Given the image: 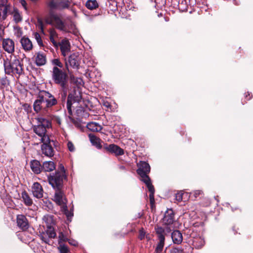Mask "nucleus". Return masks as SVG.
Here are the masks:
<instances>
[{
	"label": "nucleus",
	"mask_w": 253,
	"mask_h": 253,
	"mask_svg": "<svg viewBox=\"0 0 253 253\" xmlns=\"http://www.w3.org/2000/svg\"><path fill=\"white\" fill-rule=\"evenodd\" d=\"M21 3L22 5L24 7V8L25 9H26V8H26V4H27L26 1L25 0H21Z\"/></svg>",
	"instance_id": "56"
},
{
	"label": "nucleus",
	"mask_w": 253,
	"mask_h": 253,
	"mask_svg": "<svg viewBox=\"0 0 253 253\" xmlns=\"http://www.w3.org/2000/svg\"><path fill=\"white\" fill-rule=\"evenodd\" d=\"M66 179V175L59 171H56L54 173L49 174L47 176L48 183L54 189L63 188L64 180Z\"/></svg>",
	"instance_id": "6"
},
{
	"label": "nucleus",
	"mask_w": 253,
	"mask_h": 253,
	"mask_svg": "<svg viewBox=\"0 0 253 253\" xmlns=\"http://www.w3.org/2000/svg\"><path fill=\"white\" fill-rule=\"evenodd\" d=\"M192 242L193 247L196 249L202 248L205 245L204 239L200 236L193 237Z\"/></svg>",
	"instance_id": "23"
},
{
	"label": "nucleus",
	"mask_w": 253,
	"mask_h": 253,
	"mask_svg": "<svg viewBox=\"0 0 253 253\" xmlns=\"http://www.w3.org/2000/svg\"><path fill=\"white\" fill-rule=\"evenodd\" d=\"M17 226L22 230L25 231L28 229L29 224L26 217L23 214H18L17 216Z\"/></svg>",
	"instance_id": "15"
},
{
	"label": "nucleus",
	"mask_w": 253,
	"mask_h": 253,
	"mask_svg": "<svg viewBox=\"0 0 253 253\" xmlns=\"http://www.w3.org/2000/svg\"><path fill=\"white\" fill-rule=\"evenodd\" d=\"M2 47L8 53L14 51V42L10 39H4L2 41Z\"/></svg>",
	"instance_id": "16"
},
{
	"label": "nucleus",
	"mask_w": 253,
	"mask_h": 253,
	"mask_svg": "<svg viewBox=\"0 0 253 253\" xmlns=\"http://www.w3.org/2000/svg\"><path fill=\"white\" fill-rule=\"evenodd\" d=\"M248 95H246V97L247 98L248 96H250V94L249 92H248Z\"/></svg>",
	"instance_id": "64"
},
{
	"label": "nucleus",
	"mask_w": 253,
	"mask_h": 253,
	"mask_svg": "<svg viewBox=\"0 0 253 253\" xmlns=\"http://www.w3.org/2000/svg\"><path fill=\"white\" fill-rule=\"evenodd\" d=\"M43 144L42 145L41 149L42 153L46 156L51 157L54 155V150L50 144V140L49 139L47 142H42Z\"/></svg>",
	"instance_id": "14"
},
{
	"label": "nucleus",
	"mask_w": 253,
	"mask_h": 253,
	"mask_svg": "<svg viewBox=\"0 0 253 253\" xmlns=\"http://www.w3.org/2000/svg\"><path fill=\"white\" fill-rule=\"evenodd\" d=\"M160 227L164 230L162 234L165 237L167 233H169L172 231L170 225H167L165 228L162 227Z\"/></svg>",
	"instance_id": "48"
},
{
	"label": "nucleus",
	"mask_w": 253,
	"mask_h": 253,
	"mask_svg": "<svg viewBox=\"0 0 253 253\" xmlns=\"http://www.w3.org/2000/svg\"><path fill=\"white\" fill-rule=\"evenodd\" d=\"M30 167L32 171L35 174H39L42 171V166L39 161L33 160L30 162Z\"/></svg>",
	"instance_id": "24"
},
{
	"label": "nucleus",
	"mask_w": 253,
	"mask_h": 253,
	"mask_svg": "<svg viewBox=\"0 0 253 253\" xmlns=\"http://www.w3.org/2000/svg\"><path fill=\"white\" fill-rule=\"evenodd\" d=\"M142 181H143L146 184V185L147 186V187L148 189V190L150 192V194H149L150 202L151 204H153L155 202V200H154L155 189H154L153 185L151 183V179L150 178H148V179H146L144 180H142Z\"/></svg>",
	"instance_id": "19"
},
{
	"label": "nucleus",
	"mask_w": 253,
	"mask_h": 253,
	"mask_svg": "<svg viewBox=\"0 0 253 253\" xmlns=\"http://www.w3.org/2000/svg\"><path fill=\"white\" fill-rule=\"evenodd\" d=\"M58 104V100L48 91L40 90L33 104L34 111L43 115L49 114L52 107Z\"/></svg>",
	"instance_id": "1"
},
{
	"label": "nucleus",
	"mask_w": 253,
	"mask_h": 253,
	"mask_svg": "<svg viewBox=\"0 0 253 253\" xmlns=\"http://www.w3.org/2000/svg\"><path fill=\"white\" fill-rule=\"evenodd\" d=\"M51 64L54 65V67H57L59 69L63 68V64L58 58H55L51 60Z\"/></svg>",
	"instance_id": "37"
},
{
	"label": "nucleus",
	"mask_w": 253,
	"mask_h": 253,
	"mask_svg": "<svg viewBox=\"0 0 253 253\" xmlns=\"http://www.w3.org/2000/svg\"><path fill=\"white\" fill-rule=\"evenodd\" d=\"M169 253H184L183 250L180 248H171Z\"/></svg>",
	"instance_id": "47"
},
{
	"label": "nucleus",
	"mask_w": 253,
	"mask_h": 253,
	"mask_svg": "<svg viewBox=\"0 0 253 253\" xmlns=\"http://www.w3.org/2000/svg\"><path fill=\"white\" fill-rule=\"evenodd\" d=\"M8 10V5H5L3 9H0V11L1 12V16L3 20H5L7 17Z\"/></svg>",
	"instance_id": "42"
},
{
	"label": "nucleus",
	"mask_w": 253,
	"mask_h": 253,
	"mask_svg": "<svg viewBox=\"0 0 253 253\" xmlns=\"http://www.w3.org/2000/svg\"><path fill=\"white\" fill-rule=\"evenodd\" d=\"M82 101V96L79 91H76L74 89L73 91L70 93L68 96L67 101V109L69 115H72V108H76V113L78 117L80 118H86L88 117V113L85 109L82 106L77 105Z\"/></svg>",
	"instance_id": "2"
},
{
	"label": "nucleus",
	"mask_w": 253,
	"mask_h": 253,
	"mask_svg": "<svg viewBox=\"0 0 253 253\" xmlns=\"http://www.w3.org/2000/svg\"><path fill=\"white\" fill-rule=\"evenodd\" d=\"M3 66L5 74H13L18 78L24 74L23 64L18 59L13 60L10 62L8 59H3Z\"/></svg>",
	"instance_id": "3"
},
{
	"label": "nucleus",
	"mask_w": 253,
	"mask_h": 253,
	"mask_svg": "<svg viewBox=\"0 0 253 253\" xmlns=\"http://www.w3.org/2000/svg\"><path fill=\"white\" fill-rule=\"evenodd\" d=\"M49 40L50 42L52 43L54 46L57 47L58 46V43L55 40V39L58 38V34L53 28L49 29Z\"/></svg>",
	"instance_id": "30"
},
{
	"label": "nucleus",
	"mask_w": 253,
	"mask_h": 253,
	"mask_svg": "<svg viewBox=\"0 0 253 253\" xmlns=\"http://www.w3.org/2000/svg\"><path fill=\"white\" fill-rule=\"evenodd\" d=\"M33 196L38 198L41 199L43 197V189L42 185L38 182H35L32 187Z\"/></svg>",
	"instance_id": "17"
},
{
	"label": "nucleus",
	"mask_w": 253,
	"mask_h": 253,
	"mask_svg": "<svg viewBox=\"0 0 253 253\" xmlns=\"http://www.w3.org/2000/svg\"><path fill=\"white\" fill-rule=\"evenodd\" d=\"M47 4L51 9H58V3L56 2L54 0H51Z\"/></svg>",
	"instance_id": "45"
},
{
	"label": "nucleus",
	"mask_w": 253,
	"mask_h": 253,
	"mask_svg": "<svg viewBox=\"0 0 253 253\" xmlns=\"http://www.w3.org/2000/svg\"><path fill=\"white\" fill-rule=\"evenodd\" d=\"M185 194L182 191H180L175 194V199L178 202H181L183 200V196Z\"/></svg>",
	"instance_id": "46"
},
{
	"label": "nucleus",
	"mask_w": 253,
	"mask_h": 253,
	"mask_svg": "<svg viewBox=\"0 0 253 253\" xmlns=\"http://www.w3.org/2000/svg\"><path fill=\"white\" fill-rule=\"evenodd\" d=\"M71 80L72 82L75 83L77 85H82L83 80L81 78H78L73 75L70 76Z\"/></svg>",
	"instance_id": "43"
},
{
	"label": "nucleus",
	"mask_w": 253,
	"mask_h": 253,
	"mask_svg": "<svg viewBox=\"0 0 253 253\" xmlns=\"http://www.w3.org/2000/svg\"><path fill=\"white\" fill-rule=\"evenodd\" d=\"M10 81L6 76L0 79V88L1 89L8 90L10 89Z\"/></svg>",
	"instance_id": "26"
},
{
	"label": "nucleus",
	"mask_w": 253,
	"mask_h": 253,
	"mask_svg": "<svg viewBox=\"0 0 253 253\" xmlns=\"http://www.w3.org/2000/svg\"><path fill=\"white\" fill-rule=\"evenodd\" d=\"M67 147H68L69 150L70 152H74L75 151V147H74L73 143L72 142L69 141L67 143Z\"/></svg>",
	"instance_id": "51"
},
{
	"label": "nucleus",
	"mask_w": 253,
	"mask_h": 253,
	"mask_svg": "<svg viewBox=\"0 0 253 253\" xmlns=\"http://www.w3.org/2000/svg\"><path fill=\"white\" fill-rule=\"evenodd\" d=\"M58 248L60 253H68L69 252L67 247L64 244H60Z\"/></svg>",
	"instance_id": "44"
},
{
	"label": "nucleus",
	"mask_w": 253,
	"mask_h": 253,
	"mask_svg": "<svg viewBox=\"0 0 253 253\" xmlns=\"http://www.w3.org/2000/svg\"><path fill=\"white\" fill-rule=\"evenodd\" d=\"M22 17L17 10H14L13 13V20L16 23H19L22 21Z\"/></svg>",
	"instance_id": "40"
},
{
	"label": "nucleus",
	"mask_w": 253,
	"mask_h": 253,
	"mask_svg": "<svg viewBox=\"0 0 253 253\" xmlns=\"http://www.w3.org/2000/svg\"><path fill=\"white\" fill-rule=\"evenodd\" d=\"M35 63L38 66L44 65L46 63V57L44 53L42 52L37 53L35 56Z\"/></svg>",
	"instance_id": "20"
},
{
	"label": "nucleus",
	"mask_w": 253,
	"mask_h": 253,
	"mask_svg": "<svg viewBox=\"0 0 253 253\" xmlns=\"http://www.w3.org/2000/svg\"><path fill=\"white\" fill-rule=\"evenodd\" d=\"M65 25L69 29L68 32H70L71 30H73L75 29V26L72 22H70L69 23H66Z\"/></svg>",
	"instance_id": "52"
},
{
	"label": "nucleus",
	"mask_w": 253,
	"mask_h": 253,
	"mask_svg": "<svg viewBox=\"0 0 253 253\" xmlns=\"http://www.w3.org/2000/svg\"><path fill=\"white\" fill-rule=\"evenodd\" d=\"M104 148L107 152L114 154L116 156H122L124 154V150L115 144H106L104 145Z\"/></svg>",
	"instance_id": "12"
},
{
	"label": "nucleus",
	"mask_w": 253,
	"mask_h": 253,
	"mask_svg": "<svg viewBox=\"0 0 253 253\" xmlns=\"http://www.w3.org/2000/svg\"><path fill=\"white\" fill-rule=\"evenodd\" d=\"M248 95H246V97L247 98L248 96H250V94L249 92H248Z\"/></svg>",
	"instance_id": "63"
},
{
	"label": "nucleus",
	"mask_w": 253,
	"mask_h": 253,
	"mask_svg": "<svg viewBox=\"0 0 253 253\" xmlns=\"http://www.w3.org/2000/svg\"><path fill=\"white\" fill-rule=\"evenodd\" d=\"M103 105L104 107H105L107 109H110L111 107V104L108 101H104Z\"/></svg>",
	"instance_id": "54"
},
{
	"label": "nucleus",
	"mask_w": 253,
	"mask_h": 253,
	"mask_svg": "<svg viewBox=\"0 0 253 253\" xmlns=\"http://www.w3.org/2000/svg\"><path fill=\"white\" fill-rule=\"evenodd\" d=\"M46 23L49 25H54V22L51 19V18L50 17V19L49 20L46 21Z\"/></svg>",
	"instance_id": "58"
},
{
	"label": "nucleus",
	"mask_w": 253,
	"mask_h": 253,
	"mask_svg": "<svg viewBox=\"0 0 253 253\" xmlns=\"http://www.w3.org/2000/svg\"><path fill=\"white\" fill-rule=\"evenodd\" d=\"M55 169V165L52 161H45L42 165V170L45 172H50Z\"/></svg>",
	"instance_id": "25"
},
{
	"label": "nucleus",
	"mask_w": 253,
	"mask_h": 253,
	"mask_svg": "<svg viewBox=\"0 0 253 253\" xmlns=\"http://www.w3.org/2000/svg\"><path fill=\"white\" fill-rule=\"evenodd\" d=\"M155 229L159 240L155 250V253H162L165 242V237L162 234L164 230L159 226H155Z\"/></svg>",
	"instance_id": "8"
},
{
	"label": "nucleus",
	"mask_w": 253,
	"mask_h": 253,
	"mask_svg": "<svg viewBox=\"0 0 253 253\" xmlns=\"http://www.w3.org/2000/svg\"><path fill=\"white\" fill-rule=\"evenodd\" d=\"M69 66L74 69L79 68L80 66L79 56L75 53L70 55L68 60L65 61V68L69 73H70Z\"/></svg>",
	"instance_id": "10"
},
{
	"label": "nucleus",
	"mask_w": 253,
	"mask_h": 253,
	"mask_svg": "<svg viewBox=\"0 0 253 253\" xmlns=\"http://www.w3.org/2000/svg\"><path fill=\"white\" fill-rule=\"evenodd\" d=\"M37 120L38 124L34 126V131L40 137L41 142H47L49 137L46 134V129L51 126V123L48 120L43 118H39Z\"/></svg>",
	"instance_id": "4"
},
{
	"label": "nucleus",
	"mask_w": 253,
	"mask_h": 253,
	"mask_svg": "<svg viewBox=\"0 0 253 253\" xmlns=\"http://www.w3.org/2000/svg\"><path fill=\"white\" fill-rule=\"evenodd\" d=\"M148 235H149V234L146 235V232L144 231V229L143 228H141L139 230V235H138V238L140 240H143V239H145V237L147 239H149V238L148 237Z\"/></svg>",
	"instance_id": "39"
},
{
	"label": "nucleus",
	"mask_w": 253,
	"mask_h": 253,
	"mask_svg": "<svg viewBox=\"0 0 253 253\" xmlns=\"http://www.w3.org/2000/svg\"><path fill=\"white\" fill-rule=\"evenodd\" d=\"M51 18L54 22V25L58 30L63 32H69V29L67 28L61 18L57 14L51 15Z\"/></svg>",
	"instance_id": "11"
},
{
	"label": "nucleus",
	"mask_w": 253,
	"mask_h": 253,
	"mask_svg": "<svg viewBox=\"0 0 253 253\" xmlns=\"http://www.w3.org/2000/svg\"><path fill=\"white\" fill-rule=\"evenodd\" d=\"M54 190L55 192L54 196V201L58 205L60 206L61 208L63 206H66L67 200L63 192V188Z\"/></svg>",
	"instance_id": "9"
},
{
	"label": "nucleus",
	"mask_w": 253,
	"mask_h": 253,
	"mask_svg": "<svg viewBox=\"0 0 253 253\" xmlns=\"http://www.w3.org/2000/svg\"><path fill=\"white\" fill-rule=\"evenodd\" d=\"M52 79L53 82L60 86H68V76L66 71L53 67L52 71Z\"/></svg>",
	"instance_id": "5"
},
{
	"label": "nucleus",
	"mask_w": 253,
	"mask_h": 253,
	"mask_svg": "<svg viewBox=\"0 0 253 253\" xmlns=\"http://www.w3.org/2000/svg\"><path fill=\"white\" fill-rule=\"evenodd\" d=\"M71 10L73 12H75V8H72L71 9Z\"/></svg>",
	"instance_id": "61"
},
{
	"label": "nucleus",
	"mask_w": 253,
	"mask_h": 253,
	"mask_svg": "<svg viewBox=\"0 0 253 253\" xmlns=\"http://www.w3.org/2000/svg\"><path fill=\"white\" fill-rule=\"evenodd\" d=\"M98 3L96 0H88L85 3V6L90 10H93L98 7Z\"/></svg>",
	"instance_id": "31"
},
{
	"label": "nucleus",
	"mask_w": 253,
	"mask_h": 253,
	"mask_svg": "<svg viewBox=\"0 0 253 253\" xmlns=\"http://www.w3.org/2000/svg\"><path fill=\"white\" fill-rule=\"evenodd\" d=\"M45 233H47L48 236L50 238V239L54 238L56 235V233L54 231V229L52 226L47 227Z\"/></svg>",
	"instance_id": "35"
},
{
	"label": "nucleus",
	"mask_w": 253,
	"mask_h": 253,
	"mask_svg": "<svg viewBox=\"0 0 253 253\" xmlns=\"http://www.w3.org/2000/svg\"><path fill=\"white\" fill-rule=\"evenodd\" d=\"M248 95H246V97L247 98L248 96H250V94L249 92H248Z\"/></svg>",
	"instance_id": "62"
},
{
	"label": "nucleus",
	"mask_w": 253,
	"mask_h": 253,
	"mask_svg": "<svg viewBox=\"0 0 253 253\" xmlns=\"http://www.w3.org/2000/svg\"><path fill=\"white\" fill-rule=\"evenodd\" d=\"M20 43L25 51H30L33 49L32 42L27 37H22L20 40Z\"/></svg>",
	"instance_id": "21"
},
{
	"label": "nucleus",
	"mask_w": 253,
	"mask_h": 253,
	"mask_svg": "<svg viewBox=\"0 0 253 253\" xmlns=\"http://www.w3.org/2000/svg\"><path fill=\"white\" fill-rule=\"evenodd\" d=\"M61 92L60 93V98L61 99L62 103L65 102L66 98L67 92L69 89V85L66 86L60 87Z\"/></svg>",
	"instance_id": "34"
},
{
	"label": "nucleus",
	"mask_w": 253,
	"mask_h": 253,
	"mask_svg": "<svg viewBox=\"0 0 253 253\" xmlns=\"http://www.w3.org/2000/svg\"><path fill=\"white\" fill-rule=\"evenodd\" d=\"M59 45L62 55L64 57H66L70 51L71 49L69 42L67 39H63L61 41V42L59 43Z\"/></svg>",
	"instance_id": "18"
},
{
	"label": "nucleus",
	"mask_w": 253,
	"mask_h": 253,
	"mask_svg": "<svg viewBox=\"0 0 253 253\" xmlns=\"http://www.w3.org/2000/svg\"><path fill=\"white\" fill-rule=\"evenodd\" d=\"M203 194V193L201 190H195L190 194L192 198L194 197V199L193 200H196L198 198H200L202 197Z\"/></svg>",
	"instance_id": "38"
},
{
	"label": "nucleus",
	"mask_w": 253,
	"mask_h": 253,
	"mask_svg": "<svg viewBox=\"0 0 253 253\" xmlns=\"http://www.w3.org/2000/svg\"><path fill=\"white\" fill-rule=\"evenodd\" d=\"M174 221V213L172 209L168 210L165 213L163 222L166 225H171Z\"/></svg>",
	"instance_id": "13"
},
{
	"label": "nucleus",
	"mask_w": 253,
	"mask_h": 253,
	"mask_svg": "<svg viewBox=\"0 0 253 253\" xmlns=\"http://www.w3.org/2000/svg\"><path fill=\"white\" fill-rule=\"evenodd\" d=\"M171 239L174 244L179 245L183 240L182 233L178 230H174L171 234Z\"/></svg>",
	"instance_id": "22"
},
{
	"label": "nucleus",
	"mask_w": 253,
	"mask_h": 253,
	"mask_svg": "<svg viewBox=\"0 0 253 253\" xmlns=\"http://www.w3.org/2000/svg\"><path fill=\"white\" fill-rule=\"evenodd\" d=\"M59 238H60V240L65 241V239L64 238V235L62 233H61L59 236Z\"/></svg>",
	"instance_id": "59"
},
{
	"label": "nucleus",
	"mask_w": 253,
	"mask_h": 253,
	"mask_svg": "<svg viewBox=\"0 0 253 253\" xmlns=\"http://www.w3.org/2000/svg\"><path fill=\"white\" fill-rule=\"evenodd\" d=\"M138 169H137V173L140 177V180L148 179L150 178L148 174L150 171V166L146 162H140L138 165Z\"/></svg>",
	"instance_id": "7"
},
{
	"label": "nucleus",
	"mask_w": 253,
	"mask_h": 253,
	"mask_svg": "<svg viewBox=\"0 0 253 253\" xmlns=\"http://www.w3.org/2000/svg\"><path fill=\"white\" fill-rule=\"evenodd\" d=\"M89 140L92 144L95 146L98 149H101L102 146L100 143V139L93 134H89L88 135Z\"/></svg>",
	"instance_id": "27"
},
{
	"label": "nucleus",
	"mask_w": 253,
	"mask_h": 253,
	"mask_svg": "<svg viewBox=\"0 0 253 253\" xmlns=\"http://www.w3.org/2000/svg\"><path fill=\"white\" fill-rule=\"evenodd\" d=\"M41 239L46 244H49L50 238L48 236L47 233L43 232L40 235Z\"/></svg>",
	"instance_id": "36"
},
{
	"label": "nucleus",
	"mask_w": 253,
	"mask_h": 253,
	"mask_svg": "<svg viewBox=\"0 0 253 253\" xmlns=\"http://www.w3.org/2000/svg\"><path fill=\"white\" fill-rule=\"evenodd\" d=\"M42 219L47 227L51 226L54 224L53 216L52 215L46 214L43 217Z\"/></svg>",
	"instance_id": "32"
},
{
	"label": "nucleus",
	"mask_w": 253,
	"mask_h": 253,
	"mask_svg": "<svg viewBox=\"0 0 253 253\" xmlns=\"http://www.w3.org/2000/svg\"><path fill=\"white\" fill-rule=\"evenodd\" d=\"M35 38L40 46L42 45V41L41 37L39 33H36L35 34Z\"/></svg>",
	"instance_id": "50"
},
{
	"label": "nucleus",
	"mask_w": 253,
	"mask_h": 253,
	"mask_svg": "<svg viewBox=\"0 0 253 253\" xmlns=\"http://www.w3.org/2000/svg\"><path fill=\"white\" fill-rule=\"evenodd\" d=\"M70 2L69 0H60L58 3L59 9H69Z\"/></svg>",
	"instance_id": "33"
},
{
	"label": "nucleus",
	"mask_w": 253,
	"mask_h": 253,
	"mask_svg": "<svg viewBox=\"0 0 253 253\" xmlns=\"http://www.w3.org/2000/svg\"><path fill=\"white\" fill-rule=\"evenodd\" d=\"M108 2H112L114 3H116L115 0H107Z\"/></svg>",
	"instance_id": "60"
},
{
	"label": "nucleus",
	"mask_w": 253,
	"mask_h": 253,
	"mask_svg": "<svg viewBox=\"0 0 253 253\" xmlns=\"http://www.w3.org/2000/svg\"><path fill=\"white\" fill-rule=\"evenodd\" d=\"M7 1H8V0H1V5H2L4 6L5 5H7L6 4Z\"/></svg>",
	"instance_id": "57"
},
{
	"label": "nucleus",
	"mask_w": 253,
	"mask_h": 253,
	"mask_svg": "<svg viewBox=\"0 0 253 253\" xmlns=\"http://www.w3.org/2000/svg\"><path fill=\"white\" fill-rule=\"evenodd\" d=\"M87 128L92 131L100 132L102 129V126L95 122H90L87 124Z\"/></svg>",
	"instance_id": "28"
},
{
	"label": "nucleus",
	"mask_w": 253,
	"mask_h": 253,
	"mask_svg": "<svg viewBox=\"0 0 253 253\" xmlns=\"http://www.w3.org/2000/svg\"><path fill=\"white\" fill-rule=\"evenodd\" d=\"M57 171H59V172H63L64 174H65V170L64 167L62 164H60L59 166V169Z\"/></svg>",
	"instance_id": "53"
},
{
	"label": "nucleus",
	"mask_w": 253,
	"mask_h": 253,
	"mask_svg": "<svg viewBox=\"0 0 253 253\" xmlns=\"http://www.w3.org/2000/svg\"><path fill=\"white\" fill-rule=\"evenodd\" d=\"M69 243L73 246H76L78 245V243L76 241H70L69 240Z\"/></svg>",
	"instance_id": "55"
},
{
	"label": "nucleus",
	"mask_w": 253,
	"mask_h": 253,
	"mask_svg": "<svg viewBox=\"0 0 253 253\" xmlns=\"http://www.w3.org/2000/svg\"><path fill=\"white\" fill-rule=\"evenodd\" d=\"M21 198L26 206H31L32 205L33 200L26 191H23L21 193Z\"/></svg>",
	"instance_id": "29"
},
{
	"label": "nucleus",
	"mask_w": 253,
	"mask_h": 253,
	"mask_svg": "<svg viewBox=\"0 0 253 253\" xmlns=\"http://www.w3.org/2000/svg\"><path fill=\"white\" fill-rule=\"evenodd\" d=\"M37 22H38V26L39 29H40L42 33H43L44 26H43V23L42 20L41 19L39 18V19H38Z\"/></svg>",
	"instance_id": "49"
},
{
	"label": "nucleus",
	"mask_w": 253,
	"mask_h": 253,
	"mask_svg": "<svg viewBox=\"0 0 253 253\" xmlns=\"http://www.w3.org/2000/svg\"><path fill=\"white\" fill-rule=\"evenodd\" d=\"M61 209L62 211L64 212L68 219H69V218H71L73 216V213L72 211H68L67 205L63 206Z\"/></svg>",
	"instance_id": "41"
}]
</instances>
